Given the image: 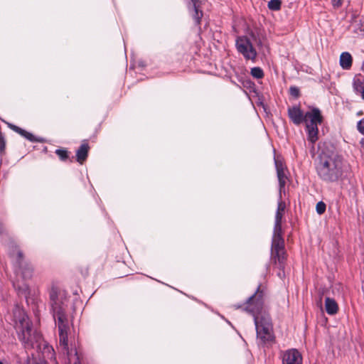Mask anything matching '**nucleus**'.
<instances>
[{
	"mask_svg": "<svg viewBox=\"0 0 364 364\" xmlns=\"http://www.w3.org/2000/svg\"><path fill=\"white\" fill-rule=\"evenodd\" d=\"M49 297L53 317L58 330L59 347L67 356L65 364H80L76 344L69 340L70 323L66 313L67 297L55 287L51 288Z\"/></svg>",
	"mask_w": 364,
	"mask_h": 364,
	"instance_id": "f257e3e1",
	"label": "nucleus"
},
{
	"mask_svg": "<svg viewBox=\"0 0 364 364\" xmlns=\"http://www.w3.org/2000/svg\"><path fill=\"white\" fill-rule=\"evenodd\" d=\"M12 321L18 339L26 350L36 348L38 350H41L43 346V353H50V358H54L53 347L46 343L43 340L41 335L33 328L32 323L30 321L25 311L18 305L13 309Z\"/></svg>",
	"mask_w": 364,
	"mask_h": 364,
	"instance_id": "f03ea898",
	"label": "nucleus"
},
{
	"mask_svg": "<svg viewBox=\"0 0 364 364\" xmlns=\"http://www.w3.org/2000/svg\"><path fill=\"white\" fill-rule=\"evenodd\" d=\"M264 293L259 290L252 295L246 301L244 310L253 316L259 345L269 346L274 342L271 318L267 314H262Z\"/></svg>",
	"mask_w": 364,
	"mask_h": 364,
	"instance_id": "7ed1b4c3",
	"label": "nucleus"
},
{
	"mask_svg": "<svg viewBox=\"0 0 364 364\" xmlns=\"http://www.w3.org/2000/svg\"><path fill=\"white\" fill-rule=\"evenodd\" d=\"M316 170L321 181L326 183L337 182L343 174V159L336 154L322 153L316 164Z\"/></svg>",
	"mask_w": 364,
	"mask_h": 364,
	"instance_id": "20e7f679",
	"label": "nucleus"
},
{
	"mask_svg": "<svg viewBox=\"0 0 364 364\" xmlns=\"http://www.w3.org/2000/svg\"><path fill=\"white\" fill-rule=\"evenodd\" d=\"M235 46L238 53L242 55L245 60L255 61L257 51L246 36H237L235 40Z\"/></svg>",
	"mask_w": 364,
	"mask_h": 364,
	"instance_id": "39448f33",
	"label": "nucleus"
},
{
	"mask_svg": "<svg viewBox=\"0 0 364 364\" xmlns=\"http://www.w3.org/2000/svg\"><path fill=\"white\" fill-rule=\"evenodd\" d=\"M16 273L17 275L21 274L23 279L32 277L33 268L30 264L23 261V254L19 250L17 251L16 255Z\"/></svg>",
	"mask_w": 364,
	"mask_h": 364,
	"instance_id": "423d86ee",
	"label": "nucleus"
},
{
	"mask_svg": "<svg viewBox=\"0 0 364 364\" xmlns=\"http://www.w3.org/2000/svg\"><path fill=\"white\" fill-rule=\"evenodd\" d=\"M282 364H302V355L295 349H289L282 353Z\"/></svg>",
	"mask_w": 364,
	"mask_h": 364,
	"instance_id": "0eeeda50",
	"label": "nucleus"
},
{
	"mask_svg": "<svg viewBox=\"0 0 364 364\" xmlns=\"http://www.w3.org/2000/svg\"><path fill=\"white\" fill-rule=\"evenodd\" d=\"M282 227L279 229H276L274 226V232L272 240V253L282 252L284 250V240L282 236Z\"/></svg>",
	"mask_w": 364,
	"mask_h": 364,
	"instance_id": "6e6552de",
	"label": "nucleus"
},
{
	"mask_svg": "<svg viewBox=\"0 0 364 364\" xmlns=\"http://www.w3.org/2000/svg\"><path fill=\"white\" fill-rule=\"evenodd\" d=\"M288 116L294 124L299 125L304 122L305 114L299 106L288 108Z\"/></svg>",
	"mask_w": 364,
	"mask_h": 364,
	"instance_id": "1a4fd4ad",
	"label": "nucleus"
},
{
	"mask_svg": "<svg viewBox=\"0 0 364 364\" xmlns=\"http://www.w3.org/2000/svg\"><path fill=\"white\" fill-rule=\"evenodd\" d=\"M306 124H321L323 117L321 111L318 108H313L310 111L305 113V119L304 121Z\"/></svg>",
	"mask_w": 364,
	"mask_h": 364,
	"instance_id": "9d476101",
	"label": "nucleus"
},
{
	"mask_svg": "<svg viewBox=\"0 0 364 364\" xmlns=\"http://www.w3.org/2000/svg\"><path fill=\"white\" fill-rule=\"evenodd\" d=\"M285 208V203L282 200V193H279L277 209L275 214L274 227H276V229H279L282 227V220Z\"/></svg>",
	"mask_w": 364,
	"mask_h": 364,
	"instance_id": "9b49d317",
	"label": "nucleus"
},
{
	"mask_svg": "<svg viewBox=\"0 0 364 364\" xmlns=\"http://www.w3.org/2000/svg\"><path fill=\"white\" fill-rule=\"evenodd\" d=\"M320 124H306V128L308 134V139L311 143H315L318 137V128Z\"/></svg>",
	"mask_w": 364,
	"mask_h": 364,
	"instance_id": "f8f14e48",
	"label": "nucleus"
},
{
	"mask_svg": "<svg viewBox=\"0 0 364 364\" xmlns=\"http://www.w3.org/2000/svg\"><path fill=\"white\" fill-rule=\"evenodd\" d=\"M89 149L90 147L87 143H83L81 144L76 151V159L77 162L82 164L87 159Z\"/></svg>",
	"mask_w": 364,
	"mask_h": 364,
	"instance_id": "ddd939ff",
	"label": "nucleus"
},
{
	"mask_svg": "<svg viewBox=\"0 0 364 364\" xmlns=\"http://www.w3.org/2000/svg\"><path fill=\"white\" fill-rule=\"evenodd\" d=\"M276 167L279 185V193H282V191L284 188L286 184L287 177L285 176L284 171L282 164L279 165L278 163L276 161Z\"/></svg>",
	"mask_w": 364,
	"mask_h": 364,
	"instance_id": "4468645a",
	"label": "nucleus"
},
{
	"mask_svg": "<svg viewBox=\"0 0 364 364\" xmlns=\"http://www.w3.org/2000/svg\"><path fill=\"white\" fill-rule=\"evenodd\" d=\"M325 309L328 314L334 315L338 311V306L336 301L330 297L325 299Z\"/></svg>",
	"mask_w": 364,
	"mask_h": 364,
	"instance_id": "2eb2a0df",
	"label": "nucleus"
},
{
	"mask_svg": "<svg viewBox=\"0 0 364 364\" xmlns=\"http://www.w3.org/2000/svg\"><path fill=\"white\" fill-rule=\"evenodd\" d=\"M18 364H48V362L40 357H36L33 353L28 355L25 361L21 362L20 358H18Z\"/></svg>",
	"mask_w": 364,
	"mask_h": 364,
	"instance_id": "dca6fc26",
	"label": "nucleus"
},
{
	"mask_svg": "<svg viewBox=\"0 0 364 364\" xmlns=\"http://www.w3.org/2000/svg\"><path fill=\"white\" fill-rule=\"evenodd\" d=\"M352 56L348 52H343L340 56V65L343 69L348 70L352 65Z\"/></svg>",
	"mask_w": 364,
	"mask_h": 364,
	"instance_id": "f3484780",
	"label": "nucleus"
},
{
	"mask_svg": "<svg viewBox=\"0 0 364 364\" xmlns=\"http://www.w3.org/2000/svg\"><path fill=\"white\" fill-rule=\"evenodd\" d=\"M272 259H274V262L278 265V267L280 269H283L284 267V261L286 259L285 257V252L283 250L282 252H278L272 253Z\"/></svg>",
	"mask_w": 364,
	"mask_h": 364,
	"instance_id": "a211bd4d",
	"label": "nucleus"
},
{
	"mask_svg": "<svg viewBox=\"0 0 364 364\" xmlns=\"http://www.w3.org/2000/svg\"><path fill=\"white\" fill-rule=\"evenodd\" d=\"M191 9L193 11V14H192L193 18L195 19L196 23L197 24H199L200 21V18L203 16V12H202V11H200L199 9V5H198V1L192 3V9Z\"/></svg>",
	"mask_w": 364,
	"mask_h": 364,
	"instance_id": "6ab92c4d",
	"label": "nucleus"
},
{
	"mask_svg": "<svg viewBox=\"0 0 364 364\" xmlns=\"http://www.w3.org/2000/svg\"><path fill=\"white\" fill-rule=\"evenodd\" d=\"M14 287L17 289L18 293L24 296L26 300H28V297L30 295V289L28 286L26 284H22L21 285L18 283H14Z\"/></svg>",
	"mask_w": 364,
	"mask_h": 364,
	"instance_id": "aec40b11",
	"label": "nucleus"
},
{
	"mask_svg": "<svg viewBox=\"0 0 364 364\" xmlns=\"http://www.w3.org/2000/svg\"><path fill=\"white\" fill-rule=\"evenodd\" d=\"M250 73L256 79H261L264 76V72L259 67L252 68Z\"/></svg>",
	"mask_w": 364,
	"mask_h": 364,
	"instance_id": "412c9836",
	"label": "nucleus"
},
{
	"mask_svg": "<svg viewBox=\"0 0 364 364\" xmlns=\"http://www.w3.org/2000/svg\"><path fill=\"white\" fill-rule=\"evenodd\" d=\"M281 4L280 0H270L268 2V8L272 11H278L281 8Z\"/></svg>",
	"mask_w": 364,
	"mask_h": 364,
	"instance_id": "4be33fe9",
	"label": "nucleus"
},
{
	"mask_svg": "<svg viewBox=\"0 0 364 364\" xmlns=\"http://www.w3.org/2000/svg\"><path fill=\"white\" fill-rule=\"evenodd\" d=\"M55 154L59 156L60 160L65 161L68 158V151L64 149H56Z\"/></svg>",
	"mask_w": 364,
	"mask_h": 364,
	"instance_id": "5701e85b",
	"label": "nucleus"
},
{
	"mask_svg": "<svg viewBox=\"0 0 364 364\" xmlns=\"http://www.w3.org/2000/svg\"><path fill=\"white\" fill-rule=\"evenodd\" d=\"M326 205L323 201H319L316 205V210L318 214L321 215L326 211Z\"/></svg>",
	"mask_w": 364,
	"mask_h": 364,
	"instance_id": "b1692460",
	"label": "nucleus"
},
{
	"mask_svg": "<svg viewBox=\"0 0 364 364\" xmlns=\"http://www.w3.org/2000/svg\"><path fill=\"white\" fill-rule=\"evenodd\" d=\"M9 127L14 131H15L16 132L18 133L19 134H21V136H23L24 137V135L26 134V130L16 126V125H14V124H9Z\"/></svg>",
	"mask_w": 364,
	"mask_h": 364,
	"instance_id": "393cba45",
	"label": "nucleus"
},
{
	"mask_svg": "<svg viewBox=\"0 0 364 364\" xmlns=\"http://www.w3.org/2000/svg\"><path fill=\"white\" fill-rule=\"evenodd\" d=\"M289 93L295 98H298L300 95L299 89L297 87L291 86L289 88Z\"/></svg>",
	"mask_w": 364,
	"mask_h": 364,
	"instance_id": "a878e982",
	"label": "nucleus"
},
{
	"mask_svg": "<svg viewBox=\"0 0 364 364\" xmlns=\"http://www.w3.org/2000/svg\"><path fill=\"white\" fill-rule=\"evenodd\" d=\"M24 137L29 140L31 142H36V141H41L40 139H38L37 137H36L34 135H33L31 133L26 132V134L24 135Z\"/></svg>",
	"mask_w": 364,
	"mask_h": 364,
	"instance_id": "bb28decb",
	"label": "nucleus"
},
{
	"mask_svg": "<svg viewBox=\"0 0 364 364\" xmlns=\"http://www.w3.org/2000/svg\"><path fill=\"white\" fill-rule=\"evenodd\" d=\"M357 129L360 133L364 135V117L358 122Z\"/></svg>",
	"mask_w": 364,
	"mask_h": 364,
	"instance_id": "cd10ccee",
	"label": "nucleus"
},
{
	"mask_svg": "<svg viewBox=\"0 0 364 364\" xmlns=\"http://www.w3.org/2000/svg\"><path fill=\"white\" fill-rule=\"evenodd\" d=\"M5 139L3 134L0 132V153L3 152L5 149Z\"/></svg>",
	"mask_w": 364,
	"mask_h": 364,
	"instance_id": "c85d7f7f",
	"label": "nucleus"
},
{
	"mask_svg": "<svg viewBox=\"0 0 364 364\" xmlns=\"http://www.w3.org/2000/svg\"><path fill=\"white\" fill-rule=\"evenodd\" d=\"M343 0H331L332 6L334 9H338L342 6Z\"/></svg>",
	"mask_w": 364,
	"mask_h": 364,
	"instance_id": "c756f323",
	"label": "nucleus"
},
{
	"mask_svg": "<svg viewBox=\"0 0 364 364\" xmlns=\"http://www.w3.org/2000/svg\"><path fill=\"white\" fill-rule=\"evenodd\" d=\"M353 87L357 92L360 91V88H361V85L358 84L356 81H354Z\"/></svg>",
	"mask_w": 364,
	"mask_h": 364,
	"instance_id": "7c9ffc66",
	"label": "nucleus"
},
{
	"mask_svg": "<svg viewBox=\"0 0 364 364\" xmlns=\"http://www.w3.org/2000/svg\"><path fill=\"white\" fill-rule=\"evenodd\" d=\"M360 144L361 147L364 149V138L361 139V140L360 141Z\"/></svg>",
	"mask_w": 364,
	"mask_h": 364,
	"instance_id": "2f4dec72",
	"label": "nucleus"
},
{
	"mask_svg": "<svg viewBox=\"0 0 364 364\" xmlns=\"http://www.w3.org/2000/svg\"><path fill=\"white\" fill-rule=\"evenodd\" d=\"M361 96H362V98L364 100V87L362 88V90H361Z\"/></svg>",
	"mask_w": 364,
	"mask_h": 364,
	"instance_id": "473e14b6",
	"label": "nucleus"
},
{
	"mask_svg": "<svg viewBox=\"0 0 364 364\" xmlns=\"http://www.w3.org/2000/svg\"><path fill=\"white\" fill-rule=\"evenodd\" d=\"M191 3L198 1V0H191Z\"/></svg>",
	"mask_w": 364,
	"mask_h": 364,
	"instance_id": "72a5a7b5",
	"label": "nucleus"
},
{
	"mask_svg": "<svg viewBox=\"0 0 364 364\" xmlns=\"http://www.w3.org/2000/svg\"><path fill=\"white\" fill-rule=\"evenodd\" d=\"M0 364H3V363L0 361Z\"/></svg>",
	"mask_w": 364,
	"mask_h": 364,
	"instance_id": "f704fd0d",
	"label": "nucleus"
}]
</instances>
